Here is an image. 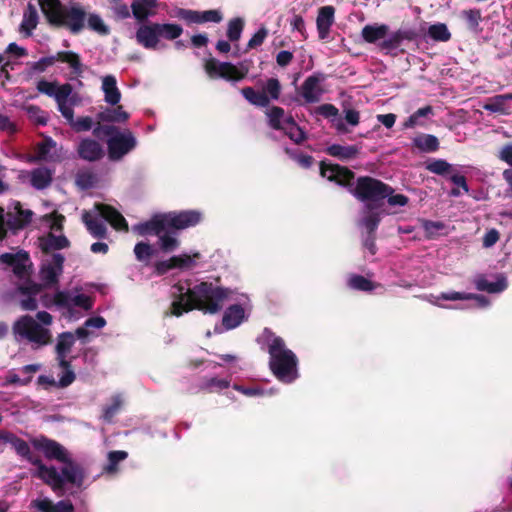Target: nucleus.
<instances>
[{"label": "nucleus", "mask_w": 512, "mask_h": 512, "mask_svg": "<svg viewBox=\"0 0 512 512\" xmlns=\"http://www.w3.org/2000/svg\"><path fill=\"white\" fill-rule=\"evenodd\" d=\"M65 258L60 253H52L51 259L42 264L39 275L45 287H52L59 283L63 273Z\"/></svg>", "instance_id": "13"}, {"label": "nucleus", "mask_w": 512, "mask_h": 512, "mask_svg": "<svg viewBox=\"0 0 512 512\" xmlns=\"http://www.w3.org/2000/svg\"><path fill=\"white\" fill-rule=\"evenodd\" d=\"M243 97L252 105L266 108L270 104V98L263 91H256L253 87L247 86L241 89Z\"/></svg>", "instance_id": "37"}, {"label": "nucleus", "mask_w": 512, "mask_h": 512, "mask_svg": "<svg viewBox=\"0 0 512 512\" xmlns=\"http://www.w3.org/2000/svg\"><path fill=\"white\" fill-rule=\"evenodd\" d=\"M381 220V213L371 212L369 215H363L359 221V225L366 231V236L363 240V247L366 248L371 255H375L377 252L376 231Z\"/></svg>", "instance_id": "16"}, {"label": "nucleus", "mask_w": 512, "mask_h": 512, "mask_svg": "<svg viewBox=\"0 0 512 512\" xmlns=\"http://www.w3.org/2000/svg\"><path fill=\"white\" fill-rule=\"evenodd\" d=\"M159 241L160 248L164 252H172L179 245L178 240L175 237L169 235L168 233H165L163 235L160 234Z\"/></svg>", "instance_id": "61"}, {"label": "nucleus", "mask_w": 512, "mask_h": 512, "mask_svg": "<svg viewBox=\"0 0 512 512\" xmlns=\"http://www.w3.org/2000/svg\"><path fill=\"white\" fill-rule=\"evenodd\" d=\"M71 305L80 307L86 311L91 310L93 307V300L85 294H78L72 298Z\"/></svg>", "instance_id": "63"}, {"label": "nucleus", "mask_w": 512, "mask_h": 512, "mask_svg": "<svg viewBox=\"0 0 512 512\" xmlns=\"http://www.w3.org/2000/svg\"><path fill=\"white\" fill-rule=\"evenodd\" d=\"M244 28V21L241 18H234L229 21L227 37L230 41H238Z\"/></svg>", "instance_id": "54"}, {"label": "nucleus", "mask_w": 512, "mask_h": 512, "mask_svg": "<svg viewBox=\"0 0 512 512\" xmlns=\"http://www.w3.org/2000/svg\"><path fill=\"white\" fill-rule=\"evenodd\" d=\"M1 438L3 443L10 445L18 456L27 460L30 464L36 467V472L34 473L35 477H56L55 466L45 465L38 456H35L32 453L29 444L25 440L8 430H2Z\"/></svg>", "instance_id": "7"}, {"label": "nucleus", "mask_w": 512, "mask_h": 512, "mask_svg": "<svg viewBox=\"0 0 512 512\" xmlns=\"http://www.w3.org/2000/svg\"><path fill=\"white\" fill-rule=\"evenodd\" d=\"M267 35L268 30L265 27H261L248 41L247 49H254L262 45Z\"/></svg>", "instance_id": "62"}, {"label": "nucleus", "mask_w": 512, "mask_h": 512, "mask_svg": "<svg viewBox=\"0 0 512 512\" xmlns=\"http://www.w3.org/2000/svg\"><path fill=\"white\" fill-rule=\"evenodd\" d=\"M134 231H136L139 235H158L162 232H168V225L166 215L164 214H156L150 220L139 223L134 226Z\"/></svg>", "instance_id": "22"}, {"label": "nucleus", "mask_w": 512, "mask_h": 512, "mask_svg": "<svg viewBox=\"0 0 512 512\" xmlns=\"http://www.w3.org/2000/svg\"><path fill=\"white\" fill-rule=\"evenodd\" d=\"M34 449L43 453L47 460H55L63 464L60 472L55 468L56 477H38L58 495L63 496L66 484L81 488L84 484L86 473L78 462L74 461L68 450L56 440L45 435H39L30 440Z\"/></svg>", "instance_id": "2"}, {"label": "nucleus", "mask_w": 512, "mask_h": 512, "mask_svg": "<svg viewBox=\"0 0 512 512\" xmlns=\"http://www.w3.org/2000/svg\"><path fill=\"white\" fill-rule=\"evenodd\" d=\"M56 61L68 64L71 68V73L76 77L81 76L84 71L80 55L73 51H59L56 55L42 57L32 64V69L37 72H44Z\"/></svg>", "instance_id": "9"}, {"label": "nucleus", "mask_w": 512, "mask_h": 512, "mask_svg": "<svg viewBox=\"0 0 512 512\" xmlns=\"http://www.w3.org/2000/svg\"><path fill=\"white\" fill-rule=\"evenodd\" d=\"M348 286L354 290L370 292L380 286V284L375 283L362 275L353 274L348 280Z\"/></svg>", "instance_id": "44"}, {"label": "nucleus", "mask_w": 512, "mask_h": 512, "mask_svg": "<svg viewBox=\"0 0 512 512\" xmlns=\"http://www.w3.org/2000/svg\"><path fill=\"white\" fill-rule=\"evenodd\" d=\"M335 8L331 5L322 6L318 9L316 18V26L319 39L325 40L328 38L330 29L335 21Z\"/></svg>", "instance_id": "23"}, {"label": "nucleus", "mask_w": 512, "mask_h": 512, "mask_svg": "<svg viewBox=\"0 0 512 512\" xmlns=\"http://www.w3.org/2000/svg\"><path fill=\"white\" fill-rule=\"evenodd\" d=\"M38 20L39 16L36 7L32 3H28L23 13L20 32L24 33L25 37H30L33 30L37 27Z\"/></svg>", "instance_id": "33"}, {"label": "nucleus", "mask_w": 512, "mask_h": 512, "mask_svg": "<svg viewBox=\"0 0 512 512\" xmlns=\"http://www.w3.org/2000/svg\"><path fill=\"white\" fill-rule=\"evenodd\" d=\"M55 146L56 142L51 137H45L41 142L36 144L34 155L30 156L28 161L32 163L51 161L53 158L50 155V151Z\"/></svg>", "instance_id": "32"}, {"label": "nucleus", "mask_w": 512, "mask_h": 512, "mask_svg": "<svg viewBox=\"0 0 512 512\" xmlns=\"http://www.w3.org/2000/svg\"><path fill=\"white\" fill-rule=\"evenodd\" d=\"M73 104L74 103L72 102L69 104L71 116L64 118L67 120L71 128L77 133L91 130L93 127V119L89 116L78 117L77 119H74V110L72 108Z\"/></svg>", "instance_id": "43"}, {"label": "nucleus", "mask_w": 512, "mask_h": 512, "mask_svg": "<svg viewBox=\"0 0 512 512\" xmlns=\"http://www.w3.org/2000/svg\"><path fill=\"white\" fill-rule=\"evenodd\" d=\"M134 253L139 261H148L153 256V249L150 244L138 242L134 247Z\"/></svg>", "instance_id": "57"}, {"label": "nucleus", "mask_w": 512, "mask_h": 512, "mask_svg": "<svg viewBox=\"0 0 512 512\" xmlns=\"http://www.w3.org/2000/svg\"><path fill=\"white\" fill-rule=\"evenodd\" d=\"M426 169L429 172L440 176H450L453 171L452 165L444 159H435L427 163Z\"/></svg>", "instance_id": "50"}, {"label": "nucleus", "mask_w": 512, "mask_h": 512, "mask_svg": "<svg viewBox=\"0 0 512 512\" xmlns=\"http://www.w3.org/2000/svg\"><path fill=\"white\" fill-rule=\"evenodd\" d=\"M56 361L58 366L64 370L63 375L59 378V386L62 388L68 387L76 378L72 370L71 360L68 359V356L56 355Z\"/></svg>", "instance_id": "40"}, {"label": "nucleus", "mask_w": 512, "mask_h": 512, "mask_svg": "<svg viewBox=\"0 0 512 512\" xmlns=\"http://www.w3.org/2000/svg\"><path fill=\"white\" fill-rule=\"evenodd\" d=\"M265 333L272 337L268 345L270 370L279 381L292 383L299 376L297 356L292 350L286 348L285 341L281 337L275 336L268 328H265Z\"/></svg>", "instance_id": "3"}, {"label": "nucleus", "mask_w": 512, "mask_h": 512, "mask_svg": "<svg viewBox=\"0 0 512 512\" xmlns=\"http://www.w3.org/2000/svg\"><path fill=\"white\" fill-rule=\"evenodd\" d=\"M172 289L173 301L168 314L176 317L193 310H199L205 314H216L222 310L224 303L233 293L229 288L207 281L200 282L192 288L176 283Z\"/></svg>", "instance_id": "1"}, {"label": "nucleus", "mask_w": 512, "mask_h": 512, "mask_svg": "<svg viewBox=\"0 0 512 512\" xmlns=\"http://www.w3.org/2000/svg\"><path fill=\"white\" fill-rule=\"evenodd\" d=\"M245 316L243 307L239 304L229 306L224 312L222 324L227 330L238 327Z\"/></svg>", "instance_id": "30"}, {"label": "nucleus", "mask_w": 512, "mask_h": 512, "mask_svg": "<svg viewBox=\"0 0 512 512\" xmlns=\"http://www.w3.org/2000/svg\"><path fill=\"white\" fill-rule=\"evenodd\" d=\"M129 117V113L124 110L122 105L118 104L114 108H106L97 114L98 122L102 123H125Z\"/></svg>", "instance_id": "28"}, {"label": "nucleus", "mask_w": 512, "mask_h": 512, "mask_svg": "<svg viewBox=\"0 0 512 512\" xmlns=\"http://www.w3.org/2000/svg\"><path fill=\"white\" fill-rule=\"evenodd\" d=\"M326 75L321 72L313 73L308 76L301 85V95L306 103H316L320 101L324 89L320 84L325 81Z\"/></svg>", "instance_id": "17"}, {"label": "nucleus", "mask_w": 512, "mask_h": 512, "mask_svg": "<svg viewBox=\"0 0 512 512\" xmlns=\"http://www.w3.org/2000/svg\"><path fill=\"white\" fill-rule=\"evenodd\" d=\"M176 16L187 24H200V11L180 8L177 10Z\"/></svg>", "instance_id": "58"}, {"label": "nucleus", "mask_w": 512, "mask_h": 512, "mask_svg": "<svg viewBox=\"0 0 512 512\" xmlns=\"http://www.w3.org/2000/svg\"><path fill=\"white\" fill-rule=\"evenodd\" d=\"M266 116L268 118V124L272 129L278 131L284 129V124L282 121L285 116V111L282 107L272 106L269 110L266 111Z\"/></svg>", "instance_id": "45"}, {"label": "nucleus", "mask_w": 512, "mask_h": 512, "mask_svg": "<svg viewBox=\"0 0 512 512\" xmlns=\"http://www.w3.org/2000/svg\"><path fill=\"white\" fill-rule=\"evenodd\" d=\"M108 136L106 141L108 158L111 161H120L137 146V139L130 129L120 130L115 125L99 124L93 129V135Z\"/></svg>", "instance_id": "5"}, {"label": "nucleus", "mask_w": 512, "mask_h": 512, "mask_svg": "<svg viewBox=\"0 0 512 512\" xmlns=\"http://www.w3.org/2000/svg\"><path fill=\"white\" fill-rule=\"evenodd\" d=\"M168 230H183L198 225L202 214L196 210L165 213Z\"/></svg>", "instance_id": "15"}, {"label": "nucleus", "mask_w": 512, "mask_h": 512, "mask_svg": "<svg viewBox=\"0 0 512 512\" xmlns=\"http://www.w3.org/2000/svg\"><path fill=\"white\" fill-rule=\"evenodd\" d=\"M87 11L76 2L64 5L57 15H52L50 25L55 28H65L71 34L78 35L86 27Z\"/></svg>", "instance_id": "8"}, {"label": "nucleus", "mask_w": 512, "mask_h": 512, "mask_svg": "<svg viewBox=\"0 0 512 512\" xmlns=\"http://www.w3.org/2000/svg\"><path fill=\"white\" fill-rule=\"evenodd\" d=\"M198 258H200L199 252L194 253L192 256H190L188 254H181L178 256H172L171 262L173 263L174 269L175 268L188 269V268H191L192 266H194V264H195L194 260L198 259Z\"/></svg>", "instance_id": "53"}, {"label": "nucleus", "mask_w": 512, "mask_h": 512, "mask_svg": "<svg viewBox=\"0 0 512 512\" xmlns=\"http://www.w3.org/2000/svg\"><path fill=\"white\" fill-rule=\"evenodd\" d=\"M87 27L98 33L99 35L106 36L110 33L109 27L103 22L102 18L95 13H87L86 18Z\"/></svg>", "instance_id": "46"}, {"label": "nucleus", "mask_w": 512, "mask_h": 512, "mask_svg": "<svg viewBox=\"0 0 512 512\" xmlns=\"http://www.w3.org/2000/svg\"><path fill=\"white\" fill-rule=\"evenodd\" d=\"M462 17L465 19L467 27L469 30L478 32L479 29V23L482 20L481 11L480 9H468L463 10L461 12Z\"/></svg>", "instance_id": "51"}, {"label": "nucleus", "mask_w": 512, "mask_h": 512, "mask_svg": "<svg viewBox=\"0 0 512 512\" xmlns=\"http://www.w3.org/2000/svg\"><path fill=\"white\" fill-rule=\"evenodd\" d=\"M412 144L421 152L426 153L437 151L440 145L438 138L432 134H420L413 139Z\"/></svg>", "instance_id": "38"}, {"label": "nucleus", "mask_w": 512, "mask_h": 512, "mask_svg": "<svg viewBox=\"0 0 512 512\" xmlns=\"http://www.w3.org/2000/svg\"><path fill=\"white\" fill-rule=\"evenodd\" d=\"M281 131H283L285 135H287L297 145L302 144L307 139L306 132L300 126L294 128L284 127Z\"/></svg>", "instance_id": "59"}, {"label": "nucleus", "mask_w": 512, "mask_h": 512, "mask_svg": "<svg viewBox=\"0 0 512 512\" xmlns=\"http://www.w3.org/2000/svg\"><path fill=\"white\" fill-rule=\"evenodd\" d=\"M158 23L141 24L136 31V41L146 49L154 50L159 43Z\"/></svg>", "instance_id": "20"}, {"label": "nucleus", "mask_w": 512, "mask_h": 512, "mask_svg": "<svg viewBox=\"0 0 512 512\" xmlns=\"http://www.w3.org/2000/svg\"><path fill=\"white\" fill-rule=\"evenodd\" d=\"M428 35L432 40L437 42H447L451 39V33L444 23H437L429 26Z\"/></svg>", "instance_id": "47"}, {"label": "nucleus", "mask_w": 512, "mask_h": 512, "mask_svg": "<svg viewBox=\"0 0 512 512\" xmlns=\"http://www.w3.org/2000/svg\"><path fill=\"white\" fill-rule=\"evenodd\" d=\"M54 171L47 167H38L29 172L30 184L37 190H44L49 187L53 181Z\"/></svg>", "instance_id": "26"}, {"label": "nucleus", "mask_w": 512, "mask_h": 512, "mask_svg": "<svg viewBox=\"0 0 512 512\" xmlns=\"http://www.w3.org/2000/svg\"><path fill=\"white\" fill-rule=\"evenodd\" d=\"M102 90L104 92L105 101L115 106L120 102L121 93L117 87L116 78L113 75H107L102 80Z\"/></svg>", "instance_id": "31"}, {"label": "nucleus", "mask_w": 512, "mask_h": 512, "mask_svg": "<svg viewBox=\"0 0 512 512\" xmlns=\"http://www.w3.org/2000/svg\"><path fill=\"white\" fill-rule=\"evenodd\" d=\"M128 457V453L122 450L110 451L108 453V464L104 467L107 473H114L118 469V464Z\"/></svg>", "instance_id": "52"}, {"label": "nucleus", "mask_w": 512, "mask_h": 512, "mask_svg": "<svg viewBox=\"0 0 512 512\" xmlns=\"http://www.w3.org/2000/svg\"><path fill=\"white\" fill-rule=\"evenodd\" d=\"M263 92L269 96L271 100H278L281 94V84L277 78H269L266 81Z\"/></svg>", "instance_id": "56"}, {"label": "nucleus", "mask_w": 512, "mask_h": 512, "mask_svg": "<svg viewBox=\"0 0 512 512\" xmlns=\"http://www.w3.org/2000/svg\"><path fill=\"white\" fill-rule=\"evenodd\" d=\"M285 153L294 161H296L302 168L308 169L312 166L314 158L311 155L297 153L296 151L285 148Z\"/></svg>", "instance_id": "55"}, {"label": "nucleus", "mask_w": 512, "mask_h": 512, "mask_svg": "<svg viewBox=\"0 0 512 512\" xmlns=\"http://www.w3.org/2000/svg\"><path fill=\"white\" fill-rule=\"evenodd\" d=\"M82 220L93 237L98 239L106 237L107 229L102 221L92 217V215L87 211L83 213Z\"/></svg>", "instance_id": "39"}, {"label": "nucleus", "mask_w": 512, "mask_h": 512, "mask_svg": "<svg viewBox=\"0 0 512 512\" xmlns=\"http://www.w3.org/2000/svg\"><path fill=\"white\" fill-rule=\"evenodd\" d=\"M39 246L43 253L49 254L53 251L68 248L70 241L64 235L56 236L50 232L47 236L39 238Z\"/></svg>", "instance_id": "25"}, {"label": "nucleus", "mask_w": 512, "mask_h": 512, "mask_svg": "<svg viewBox=\"0 0 512 512\" xmlns=\"http://www.w3.org/2000/svg\"><path fill=\"white\" fill-rule=\"evenodd\" d=\"M95 209L115 230L125 232L129 230L126 219L113 206L104 203H96Z\"/></svg>", "instance_id": "21"}, {"label": "nucleus", "mask_w": 512, "mask_h": 512, "mask_svg": "<svg viewBox=\"0 0 512 512\" xmlns=\"http://www.w3.org/2000/svg\"><path fill=\"white\" fill-rule=\"evenodd\" d=\"M38 3L49 24L52 15H57L64 6L61 0H38Z\"/></svg>", "instance_id": "48"}, {"label": "nucleus", "mask_w": 512, "mask_h": 512, "mask_svg": "<svg viewBox=\"0 0 512 512\" xmlns=\"http://www.w3.org/2000/svg\"><path fill=\"white\" fill-rule=\"evenodd\" d=\"M12 332L17 341L26 340L34 349L47 346L53 342L51 330L42 326L31 315L20 316L12 325Z\"/></svg>", "instance_id": "6"}, {"label": "nucleus", "mask_w": 512, "mask_h": 512, "mask_svg": "<svg viewBox=\"0 0 512 512\" xmlns=\"http://www.w3.org/2000/svg\"><path fill=\"white\" fill-rule=\"evenodd\" d=\"M420 35L421 33L416 28L401 27L398 30L392 32L387 39H384L379 44V48L381 51L389 54L392 51L399 49L404 41H416Z\"/></svg>", "instance_id": "14"}, {"label": "nucleus", "mask_w": 512, "mask_h": 512, "mask_svg": "<svg viewBox=\"0 0 512 512\" xmlns=\"http://www.w3.org/2000/svg\"><path fill=\"white\" fill-rule=\"evenodd\" d=\"M75 344V336L72 332H62L57 336L55 345V354L58 356H68Z\"/></svg>", "instance_id": "42"}, {"label": "nucleus", "mask_w": 512, "mask_h": 512, "mask_svg": "<svg viewBox=\"0 0 512 512\" xmlns=\"http://www.w3.org/2000/svg\"><path fill=\"white\" fill-rule=\"evenodd\" d=\"M360 149L356 145L343 146L340 144H332L326 148V153L341 161H348L358 156Z\"/></svg>", "instance_id": "34"}, {"label": "nucleus", "mask_w": 512, "mask_h": 512, "mask_svg": "<svg viewBox=\"0 0 512 512\" xmlns=\"http://www.w3.org/2000/svg\"><path fill=\"white\" fill-rule=\"evenodd\" d=\"M16 215L8 213L7 224L11 228L22 229L32 221L33 212L29 209H22L20 202L15 205Z\"/></svg>", "instance_id": "36"}, {"label": "nucleus", "mask_w": 512, "mask_h": 512, "mask_svg": "<svg viewBox=\"0 0 512 512\" xmlns=\"http://www.w3.org/2000/svg\"><path fill=\"white\" fill-rule=\"evenodd\" d=\"M160 37L167 40H175L183 33V28L179 24L174 23H158Z\"/></svg>", "instance_id": "49"}, {"label": "nucleus", "mask_w": 512, "mask_h": 512, "mask_svg": "<svg viewBox=\"0 0 512 512\" xmlns=\"http://www.w3.org/2000/svg\"><path fill=\"white\" fill-rule=\"evenodd\" d=\"M204 69L212 79L220 77L227 81H240L246 77V71H240L230 62H219L215 58H209L205 61Z\"/></svg>", "instance_id": "12"}, {"label": "nucleus", "mask_w": 512, "mask_h": 512, "mask_svg": "<svg viewBox=\"0 0 512 512\" xmlns=\"http://www.w3.org/2000/svg\"><path fill=\"white\" fill-rule=\"evenodd\" d=\"M35 507L41 512H74V505L70 500H60L54 503L48 498L35 501Z\"/></svg>", "instance_id": "29"}, {"label": "nucleus", "mask_w": 512, "mask_h": 512, "mask_svg": "<svg viewBox=\"0 0 512 512\" xmlns=\"http://www.w3.org/2000/svg\"><path fill=\"white\" fill-rule=\"evenodd\" d=\"M350 193L358 201L365 203L363 215L374 212L381 213L382 216L381 207L386 197L394 193V188L377 178L360 176L356 179L355 186L350 189Z\"/></svg>", "instance_id": "4"}, {"label": "nucleus", "mask_w": 512, "mask_h": 512, "mask_svg": "<svg viewBox=\"0 0 512 512\" xmlns=\"http://www.w3.org/2000/svg\"><path fill=\"white\" fill-rule=\"evenodd\" d=\"M315 114L320 115L324 118L330 119V118H337L339 115L338 108L333 104H322L315 108Z\"/></svg>", "instance_id": "60"}, {"label": "nucleus", "mask_w": 512, "mask_h": 512, "mask_svg": "<svg viewBox=\"0 0 512 512\" xmlns=\"http://www.w3.org/2000/svg\"><path fill=\"white\" fill-rule=\"evenodd\" d=\"M77 154L82 160L96 162L103 158L104 149L97 140L86 137L78 143Z\"/></svg>", "instance_id": "19"}, {"label": "nucleus", "mask_w": 512, "mask_h": 512, "mask_svg": "<svg viewBox=\"0 0 512 512\" xmlns=\"http://www.w3.org/2000/svg\"><path fill=\"white\" fill-rule=\"evenodd\" d=\"M498 159L512 167V142L502 146L497 155Z\"/></svg>", "instance_id": "64"}, {"label": "nucleus", "mask_w": 512, "mask_h": 512, "mask_svg": "<svg viewBox=\"0 0 512 512\" xmlns=\"http://www.w3.org/2000/svg\"><path fill=\"white\" fill-rule=\"evenodd\" d=\"M388 33L389 26L386 24H368L362 28L361 36L365 42L374 44L381 39L384 40Z\"/></svg>", "instance_id": "35"}, {"label": "nucleus", "mask_w": 512, "mask_h": 512, "mask_svg": "<svg viewBox=\"0 0 512 512\" xmlns=\"http://www.w3.org/2000/svg\"><path fill=\"white\" fill-rule=\"evenodd\" d=\"M320 175L330 182H334L342 187H345L350 192V189L355 185V173L348 167L339 164L327 163L326 161L320 162Z\"/></svg>", "instance_id": "11"}, {"label": "nucleus", "mask_w": 512, "mask_h": 512, "mask_svg": "<svg viewBox=\"0 0 512 512\" xmlns=\"http://www.w3.org/2000/svg\"><path fill=\"white\" fill-rule=\"evenodd\" d=\"M157 7V0H133L131 3V12L135 20L143 24L149 17L156 15Z\"/></svg>", "instance_id": "24"}, {"label": "nucleus", "mask_w": 512, "mask_h": 512, "mask_svg": "<svg viewBox=\"0 0 512 512\" xmlns=\"http://www.w3.org/2000/svg\"><path fill=\"white\" fill-rule=\"evenodd\" d=\"M507 100H512L511 93L495 95L488 99V101L483 105V109L492 113L508 115L509 112L505 109V102Z\"/></svg>", "instance_id": "41"}, {"label": "nucleus", "mask_w": 512, "mask_h": 512, "mask_svg": "<svg viewBox=\"0 0 512 512\" xmlns=\"http://www.w3.org/2000/svg\"><path fill=\"white\" fill-rule=\"evenodd\" d=\"M475 287L478 291H486L488 293H499L504 291L508 284L506 277L498 275L495 282H490L484 275H478L474 279Z\"/></svg>", "instance_id": "27"}, {"label": "nucleus", "mask_w": 512, "mask_h": 512, "mask_svg": "<svg viewBox=\"0 0 512 512\" xmlns=\"http://www.w3.org/2000/svg\"><path fill=\"white\" fill-rule=\"evenodd\" d=\"M37 90L40 93L55 98L58 110L63 117L71 116L70 105L68 104V98L73 91L71 84L65 83L58 86L56 82H49L42 79L37 83Z\"/></svg>", "instance_id": "10"}, {"label": "nucleus", "mask_w": 512, "mask_h": 512, "mask_svg": "<svg viewBox=\"0 0 512 512\" xmlns=\"http://www.w3.org/2000/svg\"><path fill=\"white\" fill-rule=\"evenodd\" d=\"M0 262L12 267L13 273L18 278H24L28 274L30 257L28 252L20 250L17 253H3L0 255Z\"/></svg>", "instance_id": "18"}]
</instances>
